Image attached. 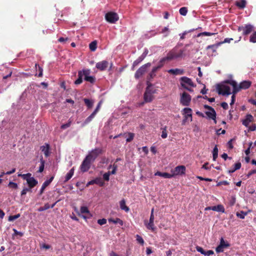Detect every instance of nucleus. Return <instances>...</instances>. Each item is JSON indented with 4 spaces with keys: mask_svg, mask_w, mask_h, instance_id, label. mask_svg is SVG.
<instances>
[{
    "mask_svg": "<svg viewBox=\"0 0 256 256\" xmlns=\"http://www.w3.org/2000/svg\"><path fill=\"white\" fill-rule=\"evenodd\" d=\"M18 176L26 181L30 188L35 186L38 183V181L34 177L31 176L32 174L30 173H27L26 174H19Z\"/></svg>",
    "mask_w": 256,
    "mask_h": 256,
    "instance_id": "nucleus-1",
    "label": "nucleus"
},
{
    "mask_svg": "<svg viewBox=\"0 0 256 256\" xmlns=\"http://www.w3.org/2000/svg\"><path fill=\"white\" fill-rule=\"evenodd\" d=\"M181 86L184 89L190 92H192V88H188V86L194 87L195 86L192 80L186 76H182L180 79Z\"/></svg>",
    "mask_w": 256,
    "mask_h": 256,
    "instance_id": "nucleus-2",
    "label": "nucleus"
},
{
    "mask_svg": "<svg viewBox=\"0 0 256 256\" xmlns=\"http://www.w3.org/2000/svg\"><path fill=\"white\" fill-rule=\"evenodd\" d=\"M154 208H152L151 210L150 216V218L149 221L148 222L147 220H145L144 221V224L146 228L150 230H151L152 232H154L156 230V228L154 224Z\"/></svg>",
    "mask_w": 256,
    "mask_h": 256,
    "instance_id": "nucleus-3",
    "label": "nucleus"
},
{
    "mask_svg": "<svg viewBox=\"0 0 256 256\" xmlns=\"http://www.w3.org/2000/svg\"><path fill=\"white\" fill-rule=\"evenodd\" d=\"M216 90L219 94L228 96L231 94L230 88L229 86L226 85L218 84L216 86Z\"/></svg>",
    "mask_w": 256,
    "mask_h": 256,
    "instance_id": "nucleus-4",
    "label": "nucleus"
},
{
    "mask_svg": "<svg viewBox=\"0 0 256 256\" xmlns=\"http://www.w3.org/2000/svg\"><path fill=\"white\" fill-rule=\"evenodd\" d=\"M151 64L148 62L142 66H141L136 72L134 74V78L136 79H138L140 77L146 72L147 68L150 66Z\"/></svg>",
    "mask_w": 256,
    "mask_h": 256,
    "instance_id": "nucleus-5",
    "label": "nucleus"
},
{
    "mask_svg": "<svg viewBox=\"0 0 256 256\" xmlns=\"http://www.w3.org/2000/svg\"><path fill=\"white\" fill-rule=\"evenodd\" d=\"M102 150L100 148H96L88 152V154L86 156V158L94 162L98 156L102 154Z\"/></svg>",
    "mask_w": 256,
    "mask_h": 256,
    "instance_id": "nucleus-6",
    "label": "nucleus"
},
{
    "mask_svg": "<svg viewBox=\"0 0 256 256\" xmlns=\"http://www.w3.org/2000/svg\"><path fill=\"white\" fill-rule=\"evenodd\" d=\"M106 20L107 22L114 24L118 20V16L116 13L114 12H108L106 14Z\"/></svg>",
    "mask_w": 256,
    "mask_h": 256,
    "instance_id": "nucleus-7",
    "label": "nucleus"
},
{
    "mask_svg": "<svg viewBox=\"0 0 256 256\" xmlns=\"http://www.w3.org/2000/svg\"><path fill=\"white\" fill-rule=\"evenodd\" d=\"M184 112V118L182 120V124H184L186 120H190V122L192 121V110L191 108H185L183 110Z\"/></svg>",
    "mask_w": 256,
    "mask_h": 256,
    "instance_id": "nucleus-8",
    "label": "nucleus"
},
{
    "mask_svg": "<svg viewBox=\"0 0 256 256\" xmlns=\"http://www.w3.org/2000/svg\"><path fill=\"white\" fill-rule=\"evenodd\" d=\"M190 96L186 92H184L181 95L180 100L182 104L184 106H188L190 104Z\"/></svg>",
    "mask_w": 256,
    "mask_h": 256,
    "instance_id": "nucleus-9",
    "label": "nucleus"
},
{
    "mask_svg": "<svg viewBox=\"0 0 256 256\" xmlns=\"http://www.w3.org/2000/svg\"><path fill=\"white\" fill-rule=\"evenodd\" d=\"M92 162L91 160L86 157L80 166V170L83 172L88 171Z\"/></svg>",
    "mask_w": 256,
    "mask_h": 256,
    "instance_id": "nucleus-10",
    "label": "nucleus"
},
{
    "mask_svg": "<svg viewBox=\"0 0 256 256\" xmlns=\"http://www.w3.org/2000/svg\"><path fill=\"white\" fill-rule=\"evenodd\" d=\"M254 26L250 24H246L244 26H240L238 28V32H242L243 35H248L252 30Z\"/></svg>",
    "mask_w": 256,
    "mask_h": 256,
    "instance_id": "nucleus-11",
    "label": "nucleus"
},
{
    "mask_svg": "<svg viewBox=\"0 0 256 256\" xmlns=\"http://www.w3.org/2000/svg\"><path fill=\"white\" fill-rule=\"evenodd\" d=\"M172 177L177 175H182L185 174L186 167L184 166H176L174 170H171Z\"/></svg>",
    "mask_w": 256,
    "mask_h": 256,
    "instance_id": "nucleus-12",
    "label": "nucleus"
},
{
    "mask_svg": "<svg viewBox=\"0 0 256 256\" xmlns=\"http://www.w3.org/2000/svg\"><path fill=\"white\" fill-rule=\"evenodd\" d=\"M230 246L228 242H226L224 238H222L220 240V244L216 248V251L217 253L222 252L224 250V248Z\"/></svg>",
    "mask_w": 256,
    "mask_h": 256,
    "instance_id": "nucleus-13",
    "label": "nucleus"
},
{
    "mask_svg": "<svg viewBox=\"0 0 256 256\" xmlns=\"http://www.w3.org/2000/svg\"><path fill=\"white\" fill-rule=\"evenodd\" d=\"M154 92H152L150 88L148 86L146 88V92L144 94V98L145 102H149L152 101L153 99L152 94Z\"/></svg>",
    "mask_w": 256,
    "mask_h": 256,
    "instance_id": "nucleus-14",
    "label": "nucleus"
},
{
    "mask_svg": "<svg viewBox=\"0 0 256 256\" xmlns=\"http://www.w3.org/2000/svg\"><path fill=\"white\" fill-rule=\"evenodd\" d=\"M84 80L90 83H94L95 80L94 77L92 76H90V70H83Z\"/></svg>",
    "mask_w": 256,
    "mask_h": 256,
    "instance_id": "nucleus-15",
    "label": "nucleus"
},
{
    "mask_svg": "<svg viewBox=\"0 0 256 256\" xmlns=\"http://www.w3.org/2000/svg\"><path fill=\"white\" fill-rule=\"evenodd\" d=\"M108 61L102 60L96 63V67L100 70H104L108 68Z\"/></svg>",
    "mask_w": 256,
    "mask_h": 256,
    "instance_id": "nucleus-16",
    "label": "nucleus"
},
{
    "mask_svg": "<svg viewBox=\"0 0 256 256\" xmlns=\"http://www.w3.org/2000/svg\"><path fill=\"white\" fill-rule=\"evenodd\" d=\"M166 60L170 61L172 60L177 58L175 54V48H173L170 50L167 54L166 56L164 57Z\"/></svg>",
    "mask_w": 256,
    "mask_h": 256,
    "instance_id": "nucleus-17",
    "label": "nucleus"
},
{
    "mask_svg": "<svg viewBox=\"0 0 256 256\" xmlns=\"http://www.w3.org/2000/svg\"><path fill=\"white\" fill-rule=\"evenodd\" d=\"M206 114L208 116V117L214 120V123L216 124V112L214 108L212 109V110H210L208 111H207L206 112Z\"/></svg>",
    "mask_w": 256,
    "mask_h": 256,
    "instance_id": "nucleus-18",
    "label": "nucleus"
},
{
    "mask_svg": "<svg viewBox=\"0 0 256 256\" xmlns=\"http://www.w3.org/2000/svg\"><path fill=\"white\" fill-rule=\"evenodd\" d=\"M54 177L52 176L50 177L48 180H46L42 184V188L40 190V194L41 195L44 192V189L48 186L52 181Z\"/></svg>",
    "mask_w": 256,
    "mask_h": 256,
    "instance_id": "nucleus-19",
    "label": "nucleus"
},
{
    "mask_svg": "<svg viewBox=\"0 0 256 256\" xmlns=\"http://www.w3.org/2000/svg\"><path fill=\"white\" fill-rule=\"evenodd\" d=\"M233 39L232 38H226L223 42H218L217 44L209 45L208 48H216V47H218L222 44L224 43H230Z\"/></svg>",
    "mask_w": 256,
    "mask_h": 256,
    "instance_id": "nucleus-20",
    "label": "nucleus"
},
{
    "mask_svg": "<svg viewBox=\"0 0 256 256\" xmlns=\"http://www.w3.org/2000/svg\"><path fill=\"white\" fill-rule=\"evenodd\" d=\"M168 73L174 75H180L184 74V70L182 69L175 68L170 69L167 71Z\"/></svg>",
    "mask_w": 256,
    "mask_h": 256,
    "instance_id": "nucleus-21",
    "label": "nucleus"
},
{
    "mask_svg": "<svg viewBox=\"0 0 256 256\" xmlns=\"http://www.w3.org/2000/svg\"><path fill=\"white\" fill-rule=\"evenodd\" d=\"M253 120V116L250 114H247L246 116V118L242 122V124L246 126H248L249 125V124L252 122Z\"/></svg>",
    "mask_w": 256,
    "mask_h": 256,
    "instance_id": "nucleus-22",
    "label": "nucleus"
},
{
    "mask_svg": "<svg viewBox=\"0 0 256 256\" xmlns=\"http://www.w3.org/2000/svg\"><path fill=\"white\" fill-rule=\"evenodd\" d=\"M252 84V82L250 80H244L240 84V88L246 90L249 88Z\"/></svg>",
    "mask_w": 256,
    "mask_h": 256,
    "instance_id": "nucleus-23",
    "label": "nucleus"
},
{
    "mask_svg": "<svg viewBox=\"0 0 256 256\" xmlns=\"http://www.w3.org/2000/svg\"><path fill=\"white\" fill-rule=\"evenodd\" d=\"M40 150L44 152L45 156L48 157L49 154L50 145L48 144H46L44 146H42L40 147Z\"/></svg>",
    "mask_w": 256,
    "mask_h": 256,
    "instance_id": "nucleus-24",
    "label": "nucleus"
},
{
    "mask_svg": "<svg viewBox=\"0 0 256 256\" xmlns=\"http://www.w3.org/2000/svg\"><path fill=\"white\" fill-rule=\"evenodd\" d=\"M154 175L163 177L166 178H172V174L167 172H157L155 173Z\"/></svg>",
    "mask_w": 256,
    "mask_h": 256,
    "instance_id": "nucleus-25",
    "label": "nucleus"
},
{
    "mask_svg": "<svg viewBox=\"0 0 256 256\" xmlns=\"http://www.w3.org/2000/svg\"><path fill=\"white\" fill-rule=\"evenodd\" d=\"M84 76L83 70L78 72V78L74 82L76 84H80L82 82V78Z\"/></svg>",
    "mask_w": 256,
    "mask_h": 256,
    "instance_id": "nucleus-26",
    "label": "nucleus"
},
{
    "mask_svg": "<svg viewBox=\"0 0 256 256\" xmlns=\"http://www.w3.org/2000/svg\"><path fill=\"white\" fill-rule=\"evenodd\" d=\"M56 202H54L51 206H50L48 203L46 204L44 206H41L39 208L38 210V212H42L46 210H48L50 208H53L56 205Z\"/></svg>",
    "mask_w": 256,
    "mask_h": 256,
    "instance_id": "nucleus-27",
    "label": "nucleus"
},
{
    "mask_svg": "<svg viewBox=\"0 0 256 256\" xmlns=\"http://www.w3.org/2000/svg\"><path fill=\"white\" fill-rule=\"evenodd\" d=\"M211 210L216 212H224V208L223 206L218 204L216 206H212Z\"/></svg>",
    "mask_w": 256,
    "mask_h": 256,
    "instance_id": "nucleus-28",
    "label": "nucleus"
},
{
    "mask_svg": "<svg viewBox=\"0 0 256 256\" xmlns=\"http://www.w3.org/2000/svg\"><path fill=\"white\" fill-rule=\"evenodd\" d=\"M108 221L109 222H112L114 224H118L120 226H122L124 224L123 221L119 218H116V219L110 218H108Z\"/></svg>",
    "mask_w": 256,
    "mask_h": 256,
    "instance_id": "nucleus-29",
    "label": "nucleus"
},
{
    "mask_svg": "<svg viewBox=\"0 0 256 256\" xmlns=\"http://www.w3.org/2000/svg\"><path fill=\"white\" fill-rule=\"evenodd\" d=\"M120 208L124 210L126 212H128L130 210V208L128 206H127L126 204V202L124 200H122L120 202Z\"/></svg>",
    "mask_w": 256,
    "mask_h": 256,
    "instance_id": "nucleus-30",
    "label": "nucleus"
},
{
    "mask_svg": "<svg viewBox=\"0 0 256 256\" xmlns=\"http://www.w3.org/2000/svg\"><path fill=\"white\" fill-rule=\"evenodd\" d=\"M74 168H72L69 171V172L66 174V176H65V180H64V182H66L68 180H69L72 178V176L74 175Z\"/></svg>",
    "mask_w": 256,
    "mask_h": 256,
    "instance_id": "nucleus-31",
    "label": "nucleus"
},
{
    "mask_svg": "<svg viewBox=\"0 0 256 256\" xmlns=\"http://www.w3.org/2000/svg\"><path fill=\"white\" fill-rule=\"evenodd\" d=\"M95 116H96V114H94L92 112V113L85 120L84 123L82 124V126H84L86 124H88L89 122H90L94 118Z\"/></svg>",
    "mask_w": 256,
    "mask_h": 256,
    "instance_id": "nucleus-32",
    "label": "nucleus"
},
{
    "mask_svg": "<svg viewBox=\"0 0 256 256\" xmlns=\"http://www.w3.org/2000/svg\"><path fill=\"white\" fill-rule=\"evenodd\" d=\"M236 4L237 6L240 8H244L246 5V0H240L236 2Z\"/></svg>",
    "mask_w": 256,
    "mask_h": 256,
    "instance_id": "nucleus-33",
    "label": "nucleus"
},
{
    "mask_svg": "<svg viewBox=\"0 0 256 256\" xmlns=\"http://www.w3.org/2000/svg\"><path fill=\"white\" fill-rule=\"evenodd\" d=\"M241 167V163L240 162H238L234 164V168L232 170H228V173L231 174L234 172L236 170H239Z\"/></svg>",
    "mask_w": 256,
    "mask_h": 256,
    "instance_id": "nucleus-34",
    "label": "nucleus"
},
{
    "mask_svg": "<svg viewBox=\"0 0 256 256\" xmlns=\"http://www.w3.org/2000/svg\"><path fill=\"white\" fill-rule=\"evenodd\" d=\"M217 33L216 32H202L199 33L197 34L196 37H200L201 36H212L215 35Z\"/></svg>",
    "mask_w": 256,
    "mask_h": 256,
    "instance_id": "nucleus-35",
    "label": "nucleus"
},
{
    "mask_svg": "<svg viewBox=\"0 0 256 256\" xmlns=\"http://www.w3.org/2000/svg\"><path fill=\"white\" fill-rule=\"evenodd\" d=\"M248 214V212H246L241 210L240 212H236V216L241 219H244L245 216Z\"/></svg>",
    "mask_w": 256,
    "mask_h": 256,
    "instance_id": "nucleus-36",
    "label": "nucleus"
},
{
    "mask_svg": "<svg viewBox=\"0 0 256 256\" xmlns=\"http://www.w3.org/2000/svg\"><path fill=\"white\" fill-rule=\"evenodd\" d=\"M144 58L141 56H140L132 64V68L137 66L140 62H141Z\"/></svg>",
    "mask_w": 256,
    "mask_h": 256,
    "instance_id": "nucleus-37",
    "label": "nucleus"
},
{
    "mask_svg": "<svg viewBox=\"0 0 256 256\" xmlns=\"http://www.w3.org/2000/svg\"><path fill=\"white\" fill-rule=\"evenodd\" d=\"M97 42L96 40L91 42L90 44L89 48L91 51L94 52L96 49Z\"/></svg>",
    "mask_w": 256,
    "mask_h": 256,
    "instance_id": "nucleus-38",
    "label": "nucleus"
},
{
    "mask_svg": "<svg viewBox=\"0 0 256 256\" xmlns=\"http://www.w3.org/2000/svg\"><path fill=\"white\" fill-rule=\"evenodd\" d=\"M166 129V126H164V127L161 128V130H162L161 136L162 138H167L168 134Z\"/></svg>",
    "mask_w": 256,
    "mask_h": 256,
    "instance_id": "nucleus-39",
    "label": "nucleus"
},
{
    "mask_svg": "<svg viewBox=\"0 0 256 256\" xmlns=\"http://www.w3.org/2000/svg\"><path fill=\"white\" fill-rule=\"evenodd\" d=\"M84 100L88 108H91L94 102L92 100L88 98H84Z\"/></svg>",
    "mask_w": 256,
    "mask_h": 256,
    "instance_id": "nucleus-40",
    "label": "nucleus"
},
{
    "mask_svg": "<svg viewBox=\"0 0 256 256\" xmlns=\"http://www.w3.org/2000/svg\"><path fill=\"white\" fill-rule=\"evenodd\" d=\"M167 61L164 58H161L160 60L159 61L158 63V68L160 69L162 68L163 67V66L164 65V64H166V62Z\"/></svg>",
    "mask_w": 256,
    "mask_h": 256,
    "instance_id": "nucleus-41",
    "label": "nucleus"
},
{
    "mask_svg": "<svg viewBox=\"0 0 256 256\" xmlns=\"http://www.w3.org/2000/svg\"><path fill=\"white\" fill-rule=\"evenodd\" d=\"M179 12L181 15L185 16L187 14L188 8L186 7H182L180 9Z\"/></svg>",
    "mask_w": 256,
    "mask_h": 256,
    "instance_id": "nucleus-42",
    "label": "nucleus"
},
{
    "mask_svg": "<svg viewBox=\"0 0 256 256\" xmlns=\"http://www.w3.org/2000/svg\"><path fill=\"white\" fill-rule=\"evenodd\" d=\"M44 164H45L44 160L42 159V158L40 159V166L39 167L38 172H43V170H44Z\"/></svg>",
    "mask_w": 256,
    "mask_h": 256,
    "instance_id": "nucleus-43",
    "label": "nucleus"
},
{
    "mask_svg": "<svg viewBox=\"0 0 256 256\" xmlns=\"http://www.w3.org/2000/svg\"><path fill=\"white\" fill-rule=\"evenodd\" d=\"M94 184H98L100 186H103L104 182L102 180V178H97L94 180Z\"/></svg>",
    "mask_w": 256,
    "mask_h": 256,
    "instance_id": "nucleus-44",
    "label": "nucleus"
},
{
    "mask_svg": "<svg viewBox=\"0 0 256 256\" xmlns=\"http://www.w3.org/2000/svg\"><path fill=\"white\" fill-rule=\"evenodd\" d=\"M186 51L185 49L180 50L179 52H178V55H176L177 58H183L186 56V54L184 52Z\"/></svg>",
    "mask_w": 256,
    "mask_h": 256,
    "instance_id": "nucleus-45",
    "label": "nucleus"
},
{
    "mask_svg": "<svg viewBox=\"0 0 256 256\" xmlns=\"http://www.w3.org/2000/svg\"><path fill=\"white\" fill-rule=\"evenodd\" d=\"M20 214H16V215H14V216H10L9 217H8V221L10 222H12V221H14V220H15L18 218H20Z\"/></svg>",
    "mask_w": 256,
    "mask_h": 256,
    "instance_id": "nucleus-46",
    "label": "nucleus"
},
{
    "mask_svg": "<svg viewBox=\"0 0 256 256\" xmlns=\"http://www.w3.org/2000/svg\"><path fill=\"white\" fill-rule=\"evenodd\" d=\"M136 240L137 242L140 243V244L143 245L144 244V240L138 234H136Z\"/></svg>",
    "mask_w": 256,
    "mask_h": 256,
    "instance_id": "nucleus-47",
    "label": "nucleus"
},
{
    "mask_svg": "<svg viewBox=\"0 0 256 256\" xmlns=\"http://www.w3.org/2000/svg\"><path fill=\"white\" fill-rule=\"evenodd\" d=\"M80 212L82 214H90V211L86 206H81Z\"/></svg>",
    "mask_w": 256,
    "mask_h": 256,
    "instance_id": "nucleus-48",
    "label": "nucleus"
},
{
    "mask_svg": "<svg viewBox=\"0 0 256 256\" xmlns=\"http://www.w3.org/2000/svg\"><path fill=\"white\" fill-rule=\"evenodd\" d=\"M250 41L252 42H256V32H254L250 36Z\"/></svg>",
    "mask_w": 256,
    "mask_h": 256,
    "instance_id": "nucleus-49",
    "label": "nucleus"
},
{
    "mask_svg": "<svg viewBox=\"0 0 256 256\" xmlns=\"http://www.w3.org/2000/svg\"><path fill=\"white\" fill-rule=\"evenodd\" d=\"M161 33L164 34V36H167L169 34L168 28L166 26L161 31Z\"/></svg>",
    "mask_w": 256,
    "mask_h": 256,
    "instance_id": "nucleus-50",
    "label": "nucleus"
},
{
    "mask_svg": "<svg viewBox=\"0 0 256 256\" xmlns=\"http://www.w3.org/2000/svg\"><path fill=\"white\" fill-rule=\"evenodd\" d=\"M242 88H240V84L238 86V84L236 86V87L233 88V92L232 94H236L238 92H239Z\"/></svg>",
    "mask_w": 256,
    "mask_h": 256,
    "instance_id": "nucleus-51",
    "label": "nucleus"
},
{
    "mask_svg": "<svg viewBox=\"0 0 256 256\" xmlns=\"http://www.w3.org/2000/svg\"><path fill=\"white\" fill-rule=\"evenodd\" d=\"M110 172H106L103 174V178L106 181H108L110 180Z\"/></svg>",
    "mask_w": 256,
    "mask_h": 256,
    "instance_id": "nucleus-52",
    "label": "nucleus"
},
{
    "mask_svg": "<svg viewBox=\"0 0 256 256\" xmlns=\"http://www.w3.org/2000/svg\"><path fill=\"white\" fill-rule=\"evenodd\" d=\"M71 121L69 120L68 122L65 124H63L61 126V128L62 129H66L68 127H70L71 125Z\"/></svg>",
    "mask_w": 256,
    "mask_h": 256,
    "instance_id": "nucleus-53",
    "label": "nucleus"
},
{
    "mask_svg": "<svg viewBox=\"0 0 256 256\" xmlns=\"http://www.w3.org/2000/svg\"><path fill=\"white\" fill-rule=\"evenodd\" d=\"M156 76V74L154 73V72H153L152 70H151V72L148 74V78L149 80H151L154 78Z\"/></svg>",
    "mask_w": 256,
    "mask_h": 256,
    "instance_id": "nucleus-54",
    "label": "nucleus"
},
{
    "mask_svg": "<svg viewBox=\"0 0 256 256\" xmlns=\"http://www.w3.org/2000/svg\"><path fill=\"white\" fill-rule=\"evenodd\" d=\"M8 186L12 188H14V189H16L18 188L17 184L12 182H9Z\"/></svg>",
    "mask_w": 256,
    "mask_h": 256,
    "instance_id": "nucleus-55",
    "label": "nucleus"
},
{
    "mask_svg": "<svg viewBox=\"0 0 256 256\" xmlns=\"http://www.w3.org/2000/svg\"><path fill=\"white\" fill-rule=\"evenodd\" d=\"M106 220L105 218L100 219L98 220V223L100 226L106 224Z\"/></svg>",
    "mask_w": 256,
    "mask_h": 256,
    "instance_id": "nucleus-56",
    "label": "nucleus"
},
{
    "mask_svg": "<svg viewBox=\"0 0 256 256\" xmlns=\"http://www.w3.org/2000/svg\"><path fill=\"white\" fill-rule=\"evenodd\" d=\"M229 184V182L226 180H224V181H221V182H218L216 184L217 186H220V185H226V186H227V185H228Z\"/></svg>",
    "mask_w": 256,
    "mask_h": 256,
    "instance_id": "nucleus-57",
    "label": "nucleus"
},
{
    "mask_svg": "<svg viewBox=\"0 0 256 256\" xmlns=\"http://www.w3.org/2000/svg\"><path fill=\"white\" fill-rule=\"evenodd\" d=\"M226 82L230 84L233 88L236 87V86L237 84V82L233 80H228Z\"/></svg>",
    "mask_w": 256,
    "mask_h": 256,
    "instance_id": "nucleus-58",
    "label": "nucleus"
},
{
    "mask_svg": "<svg viewBox=\"0 0 256 256\" xmlns=\"http://www.w3.org/2000/svg\"><path fill=\"white\" fill-rule=\"evenodd\" d=\"M134 137V134L132 133H130L128 138L126 140V142H130V141H132L133 140Z\"/></svg>",
    "mask_w": 256,
    "mask_h": 256,
    "instance_id": "nucleus-59",
    "label": "nucleus"
},
{
    "mask_svg": "<svg viewBox=\"0 0 256 256\" xmlns=\"http://www.w3.org/2000/svg\"><path fill=\"white\" fill-rule=\"evenodd\" d=\"M30 188H24L22 190L21 192V195L22 196L25 195L28 192L30 191Z\"/></svg>",
    "mask_w": 256,
    "mask_h": 256,
    "instance_id": "nucleus-60",
    "label": "nucleus"
},
{
    "mask_svg": "<svg viewBox=\"0 0 256 256\" xmlns=\"http://www.w3.org/2000/svg\"><path fill=\"white\" fill-rule=\"evenodd\" d=\"M101 104H102V102H100L96 106V108L95 110L93 112L94 114H96V113L98 112L99 110V109L100 108V105H101Z\"/></svg>",
    "mask_w": 256,
    "mask_h": 256,
    "instance_id": "nucleus-61",
    "label": "nucleus"
},
{
    "mask_svg": "<svg viewBox=\"0 0 256 256\" xmlns=\"http://www.w3.org/2000/svg\"><path fill=\"white\" fill-rule=\"evenodd\" d=\"M196 250L198 252H200L201 254H202L204 251L202 248L199 246H196Z\"/></svg>",
    "mask_w": 256,
    "mask_h": 256,
    "instance_id": "nucleus-62",
    "label": "nucleus"
},
{
    "mask_svg": "<svg viewBox=\"0 0 256 256\" xmlns=\"http://www.w3.org/2000/svg\"><path fill=\"white\" fill-rule=\"evenodd\" d=\"M256 173V170H253L248 172V173L247 174V178H250L252 174Z\"/></svg>",
    "mask_w": 256,
    "mask_h": 256,
    "instance_id": "nucleus-63",
    "label": "nucleus"
},
{
    "mask_svg": "<svg viewBox=\"0 0 256 256\" xmlns=\"http://www.w3.org/2000/svg\"><path fill=\"white\" fill-rule=\"evenodd\" d=\"M221 106L224 110L228 109V104L226 102H222L221 104Z\"/></svg>",
    "mask_w": 256,
    "mask_h": 256,
    "instance_id": "nucleus-64",
    "label": "nucleus"
}]
</instances>
